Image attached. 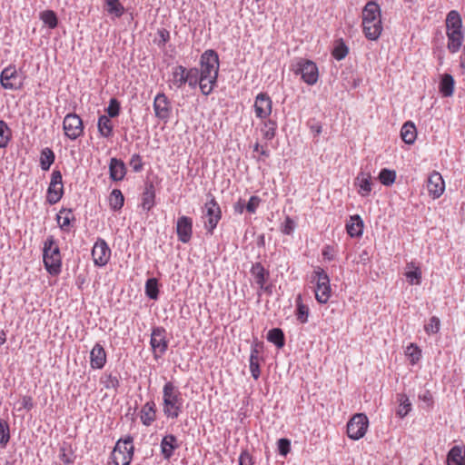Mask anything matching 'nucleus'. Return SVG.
<instances>
[{"instance_id": "f03ea898", "label": "nucleus", "mask_w": 465, "mask_h": 465, "mask_svg": "<svg viewBox=\"0 0 465 465\" xmlns=\"http://www.w3.org/2000/svg\"><path fill=\"white\" fill-rule=\"evenodd\" d=\"M43 260L46 271L56 275L61 271L62 257L60 249L53 235H49L44 242Z\"/></svg>"}, {"instance_id": "774afa93", "label": "nucleus", "mask_w": 465, "mask_h": 465, "mask_svg": "<svg viewBox=\"0 0 465 465\" xmlns=\"http://www.w3.org/2000/svg\"><path fill=\"white\" fill-rule=\"evenodd\" d=\"M22 406L24 409L30 411L34 407L32 398L25 396L22 401Z\"/></svg>"}, {"instance_id": "9b49d317", "label": "nucleus", "mask_w": 465, "mask_h": 465, "mask_svg": "<svg viewBox=\"0 0 465 465\" xmlns=\"http://www.w3.org/2000/svg\"><path fill=\"white\" fill-rule=\"evenodd\" d=\"M92 257L96 266L103 267L107 264L111 257V249L107 242L98 238L92 249Z\"/></svg>"}, {"instance_id": "39448f33", "label": "nucleus", "mask_w": 465, "mask_h": 465, "mask_svg": "<svg viewBox=\"0 0 465 465\" xmlns=\"http://www.w3.org/2000/svg\"><path fill=\"white\" fill-rule=\"evenodd\" d=\"M133 441L134 438L131 435H127L124 439L117 440L112 451V459L114 465L130 464L134 450Z\"/></svg>"}, {"instance_id": "5fc2aeb1", "label": "nucleus", "mask_w": 465, "mask_h": 465, "mask_svg": "<svg viewBox=\"0 0 465 465\" xmlns=\"http://www.w3.org/2000/svg\"><path fill=\"white\" fill-rule=\"evenodd\" d=\"M406 355L411 359V364H415L421 356V351L418 346L411 343L406 350Z\"/></svg>"}, {"instance_id": "2eb2a0df", "label": "nucleus", "mask_w": 465, "mask_h": 465, "mask_svg": "<svg viewBox=\"0 0 465 465\" xmlns=\"http://www.w3.org/2000/svg\"><path fill=\"white\" fill-rule=\"evenodd\" d=\"M176 232L178 240L183 243H187L193 234V220L188 216H181L177 220Z\"/></svg>"}, {"instance_id": "6ab92c4d", "label": "nucleus", "mask_w": 465, "mask_h": 465, "mask_svg": "<svg viewBox=\"0 0 465 465\" xmlns=\"http://www.w3.org/2000/svg\"><path fill=\"white\" fill-rule=\"evenodd\" d=\"M106 362V353L104 347L96 343L90 352V364L93 369H102Z\"/></svg>"}, {"instance_id": "cd10ccee", "label": "nucleus", "mask_w": 465, "mask_h": 465, "mask_svg": "<svg viewBox=\"0 0 465 465\" xmlns=\"http://www.w3.org/2000/svg\"><path fill=\"white\" fill-rule=\"evenodd\" d=\"M455 81L451 74H444L440 82V92L444 97H450L454 92Z\"/></svg>"}, {"instance_id": "f704fd0d", "label": "nucleus", "mask_w": 465, "mask_h": 465, "mask_svg": "<svg viewBox=\"0 0 465 465\" xmlns=\"http://www.w3.org/2000/svg\"><path fill=\"white\" fill-rule=\"evenodd\" d=\"M97 127L103 137L109 138L113 134V124L107 115H101L98 118Z\"/></svg>"}, {"instance_id": "72a5a7b5", "label": "nucleus", "mask_w": 465, "mask_h": 465, "mask_svg": "<svg viewBox=\"0 0 465 465\" xmlns=\"http://www.w3.org/2000/svg\"><path fill=\"white\" fill-rule=\"evenodd\" d=\"M155 192L153 183L146 185L143 193L142 207L145 211H150L154 205Z\"/></svg>"}, {"instance_id": "69168bd1", "label": "nucleus", "mask_w": 465, "mask_h": 465, "mask_svg": "<svg viewBox=\"0 0 465 465\" xmlns=\"http://www.w3.org/2000/svg\"><path fill=\"white\" fill-rule=\"evenodd\" d=\"M246 208L245 202L242 200H239L237 203L233 205V210L235 213H238L242 214L243 213V210Z\"/></svg>"}, {"instance_id": "79ce46f5", "label": "nucleus", "mask_w": 465, "mask_h": 465, "mask_svg": "<svg viewBox=\"0 0 465 465\" xmlns=\"http://www.w3.org/2000/svg\"><path fill=\"white\" fill-rule=\"evenodd\" d=\"M250 371L254 380H258L261 374L259 366V351L256 347L252 348L250 355Z\"/></svg>"}, {"instance_id": "b1692460", "label": "nucleus", "mask_w": 465, "mask_h": 465, "mask_svg": "<svg viewBox=\"0 0 465 465\" xmlns=\"http://www.w3.org/2000/svg\"><path fill=\"white\" fill-rule=\"evenodd\" d=\"M381 18L380 6L374 2H368L362 10V24H369Z\"/></svg>"}, {"instance_id": "423d86ee", "label": "nucleus", "mask_w": 465, "mask_h": 465, "mask_svg": "<svg viewBox=\"0 0 465 465\" xmlns=\"http://www.w3.org/2000/svg\"><path fill=\"white\" fill-rule=\"evenodd\" d=\"M292 67L294 74H301L306 84L312 85L318 81V67L314 62L299 58L292 64Z\"/></svg>"}, {"instance_id": "0eeeda50", "label": "nucleus", "mask_w": 465, "mask_h": 465, "mask_svg": "<svg viewBox=\"0 0 465 465\" xmlns=\"http://www.w3.org/2000/svg\"><path fill=\"white\" fill-rule=\"evenodd\" d=\"M204 216L207 218L204 227L207 232L212 235L222 218L220 205L213 196L204 204Z\"/></svg>"}, {"instance_id": "2f4dec72", "label": "nucleus", "mask_w": 465, "mask_h": 465, "mask_svg": "<svg viewBox=\"0 0 465 465\" xmlns=\"http://www.w3.org/2000/svg\"><path fill=\"white\" fill-rule=\"evenodd\" d=\"M295 303V316L297 321H299L301 323H306L308 322L309 317V307L303 303L302 294L297 295Z\"/></svg>"}, {"instance_id": "aec40b11", "label": "nucleus", "mask_w": 465, "mask_h": 465, "mask_svg": "<svg viewBox=\"0 0 465 465\" xmlns=\"http://www.w3.org/2000/svg\"><path fill=\"white\" fill-rule=\"evenodd\" d=\"M355 184L359 187L358 193L361 196H368L372 185L371 173L361 172L355 179Z\"/></svg>"}, {"instance_id": "f8f14e48", "label": "nucleus", "mask_w": 465, "mask_h": 465, "mask_svg": "<svg viewBox=\"0 0 465 465\" xmlns=\"http://www.w3.org/2000/svg\"><path fill=\"white\" fill-rule=\"evenodd\" d=\"M153 110L155 116L167 123L172 114L170 100L163 93L158 94L153 100Z\"/></svg>"}, {"instance_id": "052dcab7", "label": "nucleus", "mask_w": 465, "mask_h": 465, "mask_svg": "<svg viewBox=\"0 0 465 465\" xmlns=\"http://www.w3.org/2000/svg\"><path fill=\"white\" fill-rule=\"evenodd\" d=\"M130 165L134 172H140L143 169L142 158L139 154L135 153L132 156Z\"/></svg>"}, {"instance_id": "c85d7f7f", "label": "nucleus", "mask_w": 465, "mask_h": 465, "mask_svg": "<svg viewBox=\"0 0 465 465\" xmlns=\"http://www.w3.org/2000/svg\"><path fill=\"white\" fill-rule=\"evenodd\" d=\"M155 420V403L146 402L141 410V420L143 425L150 426Z\"/></svg>"}, {"instance_id": "20e7f679", "label": "nucleus", "mask_w": 465, "mask_h": 465, "mask_svg": "<svg viewBox=\"0 0 465 465\" xmlns=\"http://www.w3.org/2000/svg\"><path fill=\"white\" fill-rule=\"evenodd\" d=\"M312 282H315L314 293L316 301L325 304L331 298V289L330 278L322 267H316L312 276Z\"/></svg>"}, {"instance_id": "58836bf2", "label": "nucleus", "mask_w": 465, "mask_h": 465, "mask_svg": "<svg viewBox=\"0 0 465 465\" xmlns=\"http://www.w3.org/2000/svg\"><path fill=\"white\" fill-rule=\"evenodd\" d=\"M461 27H462V22H461V17H460V14L455 10L450 11L447 15V17H446L447 31L460 30V29H461Z\"/></svg>"}, {"instance_id": "e433bc0d", "label": "nucleus", "mask_w": 465, "mask_h": 465, "mask_svg": "<svg viewBox=\"0 0 465 465\" xmlns=\"http://www.w3.org/2000/svg\"><path fill=\"white\" fill-rule=\"evenodd\" d=\"M267 340L281 349L285 344L284 333L280 328H273L268 331Z\"/></svg>"}, {"instance_id": "1a4fd4ad", "label": "nucleus", "mask_w": 465, "mask_h": 465, "mask_svg": "<svg viewBox=\"0 0 465 465\" xmlns=\"http://www.w3.org/2000/svg\"><path fill=\"white\" fill-rule=\"evenodd\" d=\"M64 134L70 140H76L84 134L83 121L76 114H68L63 121Z\"/></svg>"}, {"instance_id": "bb28decb", "label": "nucleus", "mask_w": 465, "mask_h": 465, "mask_svg": "<svg viewBox=\"0 0 465 465\" xmlns=\"http://www.w3.org/2000/svg\"><path fill=\"white\" fill-rule=\"evenodd\" d=\"M251 273L253 276L257 285H259L261 289H263L269 277V272L265 271L264 267L260 262H256L252 264Z\"/></svg>"}, {"instance_id": "6e6552de", "label": "nucleus", "mask_w": 465, "mask_h": 465, "mask_svg": "<svg viewBox=\"0 0 465 465\" xmlns=\"http://www.w3.org/2000/svg\"><path fill=\"white\" fill-rule=\"evenodd\" d=\"M368 426L367 416L363 413H357L347 423V435L351 440H360L365 435Z\"/></svg>"}, {"instance_id": "5701e85b", "label": "nucleus", "mask_w": 465, "mask_h": 465, "mask_svg": "<svg viewBox=\"0 0 465 465\" xmlns=\"http://www.w3.org/2000/svg\"><path fill=\"white\" fill-rule=\"evenodd\" d=\"M362 26L366 38L372 41L377 40L382 31L381 18L375 19L369 24H362Z\"/></svg>"}, {"instance_id": "37998d69", "label": "nucleus", "mask_w": 465, "mask_h": 465, "mask_svg": "<svg viewBox=\"0 0 465 465\" xmlns=\"http://www.w3.org/2000/svg\"><path fill=\"white\" fill-rule=\"evenodd\" d=\"M124 203V197L119 189H114L109 197V204L112 210L119 211Z\"/></svg>"}, {"instance_id": "603ef678", "label": "nucleus", "mask_w": 465, "mask_h": 465, "mask_svg": "<svg viewBox=\"0 0 465 465\" xmlns=\"http://www.w3.org/2000/svg\"><path fill=\"white\" fill-rule=\"evenodd\" d=\"M10 440L9 425L6 420H0V444L5 446Z\"/></svg>"}, {"instance_id": "ddd939ff", "label": "nucleus", "mask_w": 465, "mask_h": 465, "mask_svg": "<svg viewBox=\"0 0 465 465\" xmlns=\"http://www.w3.org/2000/svg\"><path fill=\"white\" fill-rule=\"evenodd\" d=\"M202 75L198 68L193 67L186 71V83H188L191 88H195L199 85L201 92L204 95H208L213 92L212 84H207L205 81H202Z\"/></svg>"}, {"instance_id": "412c9836", "label": "nucleus", "mask_w": 465, "mask_h": 465, "mask_svg": "<svg viewBox=\"0 0 465 465\" xmlns=\"http://www.w3.org/2000/svg\"><path fill=\"white\" fill-rule=\"evenodd\" d=\"M110 178L113 181H121L126 173L124 163L117 158H112L109 163Z\"/></svg>"}, {"instance_id": "4468645a", "label": "nucleus", "mask_w": 465, "mask_h": 465, "mask_svg": "<svg viewBox=\"0 0 465 465\" xmlns=\"http://www.w3.org/2000/svg\"><path fill=\"white\" fill-rule=\"evenodd\" d=\"M0 83L5 89L9 90H18L22 86V83L18 81V75L15 66H8L2 71Z\"/></svg>"}, {"instance_id": "c9c22d12", "label": "nucleus", "mask_w": 465, "mask_h": 465, "mask_svg": "<svg viewBox=\"0 0 465 465\" xmlns=\"http://www.w3.org/2000/svg\"><path fill=\"white\" fill-rule=\"evenodd\" d=\"M408 271L405 272L407 281L411 284H420L421 280V271L413 262L407 264Z\"/></svg>"}, {"instance_id": "4c0bfd02", "label": "nucleus", "mask_w": 465, "mask_h": 465, "mask_svg": "<svg viewBox=\"0 0 465 465\" xmlns=\"http://www.w3.org/2000/svg\"><path fill=\"white\" fill-rule=\"evenodd\" d=\"M55 159L54 153L52 149L46 147L41 151L40 166L43 171H48Z\"/></svg>"}, {"instance_id": "a878e982", "label": "nucleus", "mask_w": 465, "mask_h": 465, "mask_svg": "<svg viewBox=\"0 0 465 465\" xmlns=\"http://www.w3.org/2000/svg\"><path fill=\"white\" fill-rule=\"evenodd\" d=\"M447 465H465V449L452 447L447 455Z\"/></svg>"}, {"instance_id": "9d476101", "label": "nucleus", "mask_w": 465, "mask_h": 465, "mask_svg": "<svg viewBox=\"0 0 465 465\" xmlns=\"http://www.w3.org/2000/svg\"><path fill=\"white\" fill-rule=\"evenodd\" d=\"M165 333L166 331L163 327H155L153 329L150 343L155 359L161 357L168 348Z\"/></svg>"}, {"instance_id": "f257e3e1", "label": "nucleus", "mask_w": 465, "mask_h": 465, "mask_svg": "<svg viewBox=\"0 0 465 465\" xmlns=\"http://www.w3.org/2000/svg\"><path fill=\"white\" fill-rule=\"evenodd\" d=\"M183 400L179 389L168 381L163 388V411L167 418L177 419L183 411Z\"/></svg>"}, {"instance_id": "393cba45", "label": "nucleus", "mask_w": 465, "mask_h": 465, "mask_svg": "<svg viewBox=\"0 0 465 465\" xmlns=\"http://www.w3.org/2000/svg\"><path fill=\"white\" fill-rule=\"evenodd\" d=\"M448 36V49L451 53H456L460 50L463 42V33L460 30L447 31Z\"/></svg>"}, {"instance_id": "0e129e2a", "label": "nucleus", "mask_w": 465, "mask_h": 465, "mask_svg": "<svg viewBox=\"0 0 465 465\" xmlns=\"http://www.w3.org/2000/svg\"><path fill=\"white\" fill-rule=\"evenodd\" d=\"M252 456L248 451H242L239 458V465H252Z\"/></svg>"}, {"instance_id": "680f3d73", "label": "nucleus", "mask_w": 465, "mask_h": 465, "mask_svg": "<svg viewBox=\"0 0 465 465\" xmlns=\"http://www.w3.org/2000/svg\"><path fill=\"white\" fill-rule=\"evenodd\" d=\"M50 183L52 184L53 187H54V185H57V186L63 185L62 173L59 170L53 171L52 175H51Z\"/></svg>"}, {"instance_id": "a211bd4d", "label": "nucleus", "mask_w": 465, "mask_h": 465, "mask_svg": "<svg viewBox=\"0 0 465 465\" xmlns=\"http://www.w3.org/2000/svg\"><path fill=\"white\" fill-rule=\"evenodd\" d=\"M179 448L177 438L173 434L165 435L161 440V453L165 460H170Z\"/></svg>"}, {"instance_id": "338daca9", "label": "nucleus", "mask_w": 465, "mask_h": 465, "mask_svg": "<svg viewBox=\"0 0 465 465\" xmlns=\"http://www.w3.org/2000/svg\"><path fill=\"white\" fill-rule=\"evenodd\" d=\"M419 398L429 405L432 404L433 402L432 395L429 391H425L423 394L419 395Z\"/></svg>"}, {"instance_id": "c756f323", "label": "nucleus", "mask_w": 465, "mask_h": 465, "mask_svg": "<svg viewBox=\"0 0 465 465\" xmlns=\"http://www.w3.org/2000/svg\"><path fill=\"white\" fill-rule=\"evenodd\" d=\"M401 136L404 143L412 144L417 137L415 124L411 121L406 122L401 127Z\"/></svg>"}, {"instance_id": "7ed1b4c3", "label": "nucleus", "mask_w": 465, "mask_h": 465, "mask_svg": "<svg viewBox=\"0 0 465 465\" xmlns=\"http://www.w3.org/2000/svg\"><path fill=\"white\" fill-rule=\"evenodd\" d=\"M200 64L201 70L199 71L202 75L201 80L212 84L213 89L217 82L219 72L218 54L213 49L206 50L201 55Z\"/></svg>"}, {"instance_id": "7c9ffc66", "label": "nucleus", "mask_w": 465, "mask_h": 465, "mask_svg": "<svg viewBox=\"0 0 465 465\" xmlns=\"http://www.w3.org/2000/svg\"><path fill=\"white\" fill-rule=\"evenodd\" d=\"M104 10L114 18L121 17L125 11L120 0H104Z\"/></svg>"}, {"instance_id": "3c124183", "label": "nucleus", "mask_w": 465, "mask_h": 465, "mask_svg": "<svg viewBox=\"0 0 465 465\" xmlns=\"http://www.w3.org/2000/svg\"><path fill=\"white\" fill-rule=\"evenodd\" d=\"M158 284L157 280L154 278L148 279L145 284V293L146 295L153 300H156L158 298Z\"/></svg>"}, {"instance_id": "4d7b16f0", "label": "nucleus", "mask_w": 465, "mask_h": 465, "mask_svg": "<svg viewBox=\"0 0 465 465\" xmlns=\"http://www.w3.org/2000/svg\"><path fill=\"white\" fill-rule=\"evenodd\" d=\"M102 383L106 389H116L119 386V380L116 376L108 374L102 378Z\"/></svg>"}, {"instance_id": "c03bdc74", "label": "nucleus", "mask_w": 465, "mask_h": 465, "mask_svg": "<svg viewBox=\"0 0 465 465\" xmlns=\"http://www.w3.org/2000/svg\"><path fill=\"white\" fill-rule=\"evenodd\" d=\"M64 193V185L57 186L54 185V187L52 186V184H49V187L47 189V195L46 200L50 204H54L57 202L60 201Z\"/></svg>"}, {"instance_id": "49530a36", "label": "nucleus", "mask_w": 465, "mask_h": 465, "mask_svg": "<svg viewBox=\"0 0 465 465\" xmlns=\"http://www.w3.org/2000/svg\"><path fill=\"white\" fill-rule=\"evenodd\" d=\"M349 53V48L348 46L345 45V43L343 42L342 39H340L338 41H336V45L332 50V56L338 60V61H341L342 59H344L346 57V55L348 54Z\"/></svg>"}, {"instance_id": "6e6d98bb", "label": "nucleus", "mask_w": 465, "mask_h": 465, "mask_svg": "<svg viewBox=\"0 0 465 465\" xmlns=\"http://www.w3.org/2000/svg\"><path fill=\"white\" fill-rule=\"evenodd\" d=\"M107 116L114 118L120 114V103L116 98H112L109 102V105L106 108Z\"/></svg>"}, {"instance_id": "864d4df0", "label": "nucleus", "mask_w": 465, "mask_h": 465, "mask_svg": "<svg viewBox=\"0 0 465 465\" xmlns=\"http://www.w3.org/2000/svg\"><path fill=\"white\" fill-rule=\"evenodd\" d=\"M440 321L438 317L432 316L430 319V322L424 326V330L427 334H435L440 331Z\"/></svg>"}, {"instance_id": "f3484780", "label": "nucleus", "mask_w": 465, "mask_h": 465, "mask_svg": "<svg viewBox=\"0 0 465 465\" xmlns=\"http://www.w3.org/2000/svg\"><path fill=\"white\" fill-rule=\"evenodd\" d=\"M254 110L257 117L263 119L272 113V100L267 94L261 93L256 96Z\"/></svg>"}, {"instance_id": "8fccbe9b", "label": "nucleus", "mask_w": 465, "mask_h": 465, "mask_svg": "<svg viewBox=\"0 0 465 465\" xmlns=\"http://www.w3.org/2000/svg\"><path fill=\"white\" fill-rule=\"evenodd\" d=\"M276 127H277V124L274 121H272V120L265 121L263 124V127L262 128V133L263 137L266 140L273 139L275 136V133H276Z\"/></svg>"}, {"instance_id": "ea45409f", "label": "nucleus", "mask_w": 465, "mask_h": 465, "mask_svg": "<svg viewBox=\"0 0 465 465\" xmlns=\"http://www.w3.org/2000/svg\"><path fill=\"white\" fill-rule=\"evenodd\" d=\"M74 214L71 209H63L57 214V222L63 231L68 232Z\"/></svg>"}, {"instance_id": "de8ad7c7", "label": "nucleus", "mask_w": 465, "mask_h": 465, "mask_svg": "<svg viewBox=\"0 0 465 465\" xmlns=\"http://www.w3.org/2000/svg\"><path fill=\"white\" fill-rule=\"evenodd\" d=\"M11 138V130L3 120H0V148L7 146Z\"/></svg>"}, {"instance_id": "bf43d9fd", "label": "nucleus", "mask_w": 465, "mask_h": 465, "mask_svg": "<svg viewBox=\"0 0 465 465\" xmlns=\"http://www.w3.org/2000/svg\"><path fill=\"white\" fill-rule=\"evenodd\" d=\"M261 199L258 196H252L248 203H246V210L250 213H254L256 212V209L258 208L260 204Z\"/></svg>"}, {"instance_id": "a19ab883", "label": "nucleus", "mask_w": 465, "mask_h": 465, "mask_svg": "<svg viewBox=\"0 0 465 465\" xmlns=\"http://www.w3.org/2000/svg\"><path fill=\"white\" fill-rule=\"evenodd\" d=\"M397 400L399 401L397 415L401 418H404L411 411V403L408 396L404 393L398 394Z\"/></svg>"}, {"instance_id": "473e14b6", "label": "nucleus", "mask_w": 465, "mask_h": 465, "mask_svg": "<svg viewBox=\"0 0 465 465\" xmlns=\"http://www.w3.org/2000/svg\"><path fill=\"white\" fill-rule=\"evenodd\" d=\"M186 71L187 69L183 65L173 68L171 82L176 88H182L186 84Z\"/></svg>"}, {"instance_id": "dca6fc26", "label": "nucleus", "mask_w": 465, "mask_h": 465, "mask_svg": "<svg viewBox=\"0 0 465 465\" xmlns=\"http://www.w3.org/2000/svg\"><path fill=\"white\" fill-rule=\"evenodd\" d=\"M429 194L433 198H439L445 190V183L440 173L434 171L428 178L427 184Z\"/></svg>"}, {"instance_id": "4be33fe9", "label": "nucleus", "mask_w": 465, "mask_h": 465, "mask_svg": "<svg viewBox=\"0 0 465 465\" xmlns=\"http://www.w3.org/2000/svg\"><path fill=\"white\" fill-rule=\"evenodd\" d=\"M346 231L351 237H360L363 232V221L359 214L350 217L346 223Z\"/></svg>"}, {"instance_id": "a18cd8bd", "label": "nucleus", "mask_w": 465, "mask_h": 465, "mask_svg": "<svg viewBox=\"0 0 465 465\" xmlns=\"http://www.w3.org/2000/svg\"><path fill=\"white\" fill-rule=\"evenodd\" d=\"M40 19L50 29H54L57 26L58 19L56 14L52 10H45L40 14Z\"/></svg>"}, {"instance_id": "13d9d810", "label": "nucleus", "mask_w": 465, "mask_h": 465, "mask_svg": "<svg viewBox=\"0 0 465 465\" xmlns=\"http://www.w3.org/2000/svg\"><path fill=\"white\" fill-rule=\"evenodd\" d=\"M278 450L282 456H286L291 450V441L288 439L282 438L278 440Z\"/></svg>"}, {"instance_id": "09e8293b", "label": "nucleus", "mask_w": 465, "mask_h": 465, "mask_svg": "<svg viewBox=\"0 0 465 465\" xmlns=\"http://www.w3.org/2000/svg\"><path fill=\"white\" fill-rule=\"evenodd\" d=\"M396 179V172L389 169H382L379 174L380 182L386 186L391 185Z\"/></svg>"}, {"instance_id": "e2e57ef3", "label": "nucleus", "mask_w": 465, "mask_h": 465, "mask_svg": "<svg viewBox=\"0 0 465 465\" xmlns=\"http://www.w3.org/2000/svg\"><path fill=\"white\" fill-rule=\"evenodd\" d=\"M293 229H294V223L289 216H287L285 219L284 225H283L282 232L284 234H291L292 232L293 231Z\"/></svg>"}]
</instances>
